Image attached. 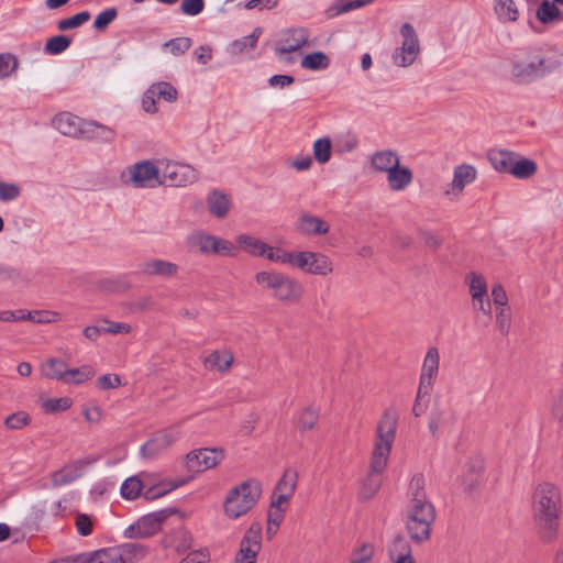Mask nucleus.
I'll list each match as a JSON object with an SVG mask.
<instances>
[{
  "label": "nucleus",
  "mask_w": 563,
  "mask_h": 563,
  "mask_svg": "<svg viewBox=\"0 0 563 563\" xmlns=\"http://www.w3.org/2000/svg\"><path fill=\"white\" fill-rule=\"evenodd\" d=\"M143 487V483L139 476H131L122 483L120 492L123 498L133 500L140 496Z\"/></svg>",
  "instance_id": "nucleus-44"
},
{
  "label": "nucleus",
  "mask_w": 563,
  "mask_h": 563,
  "mask_svg": "<svg viewBox=\"0 0 563 563\" xmlns=\"http://www.w3.org/2000/svg\"><path fill=\"white\" fill-rule=\"evenodd\" d=\"M357 139L351 133L339 135L334 141V152L338 154L351 153L357 147Z\"/></svg>",
  "instance_id": "nucleus-47"
},
{
  "label": "nucleus",
  "mask_w": 563,
  "mask_h": 563,
  "mask_svg": "<svg viewBox=\"0 0 563 563\" xmlns=\"http://www.w3.org/2000/svg\"><path fill=\"white\" fill-rule=\"evenodd\" d=\"M295 229L305 236H320L330 232V223L308 211L299 214Z\"/></svg>",
  "instance_id": "nucleus-23"
},
{
  "label": "nucleus",
  "mask_w": 563,
  "mask_h": 563,
  "mask_svg": "<svg viewBox=\"0 0 563 563\" xmlns=\"http://www.w3.org/2000/svg\"><path fill=\"white\" fill-rule=\"evenodd\" d=\"M374 547L372 544H363L352 553L350 563H373Z\"/></svg>",
  "instance_id": "nucleus-55"
},
{
  "label": "nucleus",
  "mask_w": 563,
  "mask_h": 563,
  "mask_svg": "<svg viewBox=\"0 0 563 563\" xmlns=\"http://www.w3.org/2000/svg\"><path fill=\"white\" fill-rule=\"evenodd\" d=\"M166 547L174 548L178 552L186 551L192 545V537L187 530H178L165 540Z\"/></svg>",
  "instance_id": "nucleus-42"
},
{
  "label": "nucleus",
  "mask_w": 563,
  "mask_h": 563,
  "mask_svg": "<svg viewBox=\"0 0 563 563\" xmlns=\"http://www.w3.org/2000/svg\"><path fill=\"white\" fill-rule=\"evenodd\" d=\"M560 9L554 2L543 0L537 9V18L543 24H549L555 21Z\"/></svg>",
  "instance_id": "nucleus-46"
},
{
  "label": "nucleus",
  "mask_w": 563,
  "mask_h": 563,
  "mask_svg": "<svg viewBox=\"0 0 563 563\" xmlns=\"http://www.w3.org/2000/svg\"><path fill=\"white\" fill-rule=\"evenodd\" d=\"M95 376V369L90 365H82L78 368L66 369L64 383L66 384H82Z\"/></svg>",
  "instance_id": "nucleus-39"
},
{
  "label": "nucleus",
  "mask_w": 563,
  "mask_h": 563,
  "mask_svg": "<svg viewBox=\"0 0 563 563\" xmlns=\"http://www.w3.org/2000/svg\"><path fill=\"white\" fill-rule=\"evenodd\" d=\"M374 0H335L324 12L328 19L336 18L343 13L363 8Z\"/></svg>",
  "instance_id": "nucleus-33"
},
{
  "label": "nucleus",
  "mask_w": 563,
  "mask_h": 563,
  "mask_svg": "<svg viewBox=\"0 0 563 563\" xmlns=\"http://www.w3.org/2000/svg\"><path fill=\"white\" fill-rule=\"evenodd\" d=\"M400 163L399 155L391 150L377 151L371 156V166L376 173L386 175Z\"/></svg>",
  "instance_id": "nucleus-30"
},
{
  "label": "nucleus",
  "mask_w": 563,
  "mask_h": 563,
  "mask_svg": "<svg viewBox=\"0 0 563 563\" xmlns=\"http://www.w3.org/2000/svg\"><path fill=\"white\" fill-rule=\"evenodd\" d=\"M86 120L69 112L58 113L53 119V126L63 135L80 139Z\"/></svg>",
  "instance_id": "nucleus-24"
},
{
  "label": "nucleus",
  "mask_w": 563,
  "mask_h": 563,
  "mask_svg": "<svg viewBox=\"0 0 563 563\" xmlns=\"http://www.w3.org/2000/svg\"><path fill=\"white\" fill-rule=\"evenodd\" d=\"M117 136L114 129L96 121H86L80 139L110 143Z\"/></svg>",
  "instance_id": "nucleus-27"
},
{
  "label": "nucleus",
  "mask_w": 563,
  "mask_h": 563,
  "mask_svg": "<svg viewBox=\"0 0 563 563\" xmlns=\"http://www.w3.org/2000/svg\"><path fill=\"white\" fill-rule=\"evenodd\" d=\"M465 284L472 300V309L482 312L486 317L492 314V301L488 296V285L484 275L470 272L465 276Z\"/></svg>",
  "instance_id": "nucleus-15"
},
{
  "label": "nucleus",
  "mask_w": 563,
  "mask_h": 563,
  "mask_svg": "<svg viewBox=\"0 0 563 563\" xmlns=\"http://www.w3.org/2000/svg\"><path fill=\"white\" fill-rule=\"evenodd\" d=\"M18 67V60L12 54H0V79L9 77Z\"/></svg>",
  "instance_id": "nucleus-57"
},
{
  "label": "nucleus",
  "mask_w": 563,
  "mask_h": 563,
  "mask_svg": "<svg viewBox=\"0 0 563 563\" xmlns=\"http://www.w3.org/2000/svg\"><path fill=\"white\" fill-rule=\"evenodd\" d=\"M146 548L136 542L125 543L122 547L102 549L87 553L89 563H133L146 555Z\"/></svg>",
  "instance_id": "nucleus-11"
},
{
  "label": "nucleus",
  "mask_w": 563,
  "mask_h": 563,
  "mask_svg": "<svg viewBox=\"0 0 563 563\" xmlns=\"http://www.w3.org/2000/svg\"><path fill=\"white\" fill-rule=\"evenodd\" d=\"M186 481H169L163 482L159 485L152 487L145 492L146 499H154L178 488L184 485Z\"/></svg>",
  "instance_id": "nucleus-49"
},
{
  "label": "nucleus",
  "mask_w": 563,
  "mask_h": 563,
  "mask_svg": "<svg viewBox=\"0 0 563 563\" xmlns=\"http://www.w3.org/2000/svg\"><path fill=\"white\" fill-rule=\"evenodd\" d=\"M440 355L437 347L428 349L419 379L420 393L430 394L439 372Z\"/></svg>",
  "instance_id": "nucleus-21"
},
{
  "label": "nucleus",
  "mask_w": 563,
  "mask_h": 563,
  "mask_svg": "<svg viewBox=\"0 0 563 563\" xmlns=\"http://www.w3.org/2000/svg\"><path fill=\"white\" fill-rule=\"evenodd\" d=\"M177 89L166 81H159L150 86L142 98V108L147 113H156L157 107L153 106V97H157L161 100L167 102H174L177 100Z\"/></svg>",
  "instance_id": "nucleus-20"
},
{
  "label": "nucleus",
  "mask_w": 563,
  "mask_h": 563,
  "mask_svg": "<svg viewBox=\"0 0 563 563\" xmlns=\"http://www.w3.org/2000/svg\"><path fill=\"white\" fill-rule=\"evenodd\" d=\"M562 57L560 49L549 43L521 48L508 59V78L515 85H530L560 70Z\"/></svg>",
  "instance_id": "nucleus-1"
},
{
  "label": "nucleus",
  "mask_w": 563,
  "mask_h": 563,
  "mask_svg": "<svg viewBox=\"0 0 563 563\" xmlns=\"http://www.w3.org/2000/svg\"><path fill=\"white\" fill-rule=\"evenodd\" d=\"M388 554L393 563H396L398 560L408 561L413 559L409 542L401 536H397L393 539Z\"/></svg>",
  "instance_id": "nucleus-35"
},
{
  "label": "nucleus",
  "mask_w": 563,
  "mask_h": 563,
  "mask_svg": "<svg viewBox=\"0 0 563 563\" xmlns=\"http://www.w3.org/2000/svg\"><path fill=\"white\" fill-rule=\"evenodd\" d=\"M254 279L279 302H297L303 294V287L296 278L275 269L257 272Z\"/></svg>",
  "instance_id": "nucleus-4"
},
{
  "label": "nucleus",
  "mask_w": 563,
  "mask_h": 563,
  "mask_svg": "<svg viewBox=\"0 0 563 563\" xmlns=\"http://www.w3.org/2000/svg\"><path fill=\"white\" fill-rule=\"evenodd\" d=\"M101 322L107 324V327L103 328V333H108V334H120V333L129 334L132 331V327L129 323L111 321V320H109L107 318L101 319Z\"/></svg>",
  "instance_id": "nucleus-62"
},
{
  "label": "nucleus",
  "mask_w": 563,
  "mask_h": 563,
  "mask_svg": "<svg viewBox=\"0 0 563 563\" xmlns=\"http://www.w3.org/2000/svg\"><path fill=\"white\" fill-rule=\"evenodd\" d=\"M85 465L84 461H75L55 471L51 476L52 486L60 487L73 483L82 475Z\"/></svg>",
  "instance_id": "nucleus-26"
},
{
  "label": "nucleus",
  "mask_w": 563,
  "mask_h": 563,
  "mask_svg": "<svg viewBox=\"0 0 563 563\" xmlns=\"http://www.w3.org/2000/svg\"><path fill=\"white\" fill-rule=\"evenodd\" d=\"M435 510L428 499L410 498L407 507V530L412 541L422 543L430 538Z\"/></svg>",
  "instance_id": "nucleus-5"
},
{
  "label": "nucleus",
  "mask_w": 563,
  "mask_h": 563,
  "mask_svg": "<svg viewBox=\"0 0 563 563\" xmlns=\"http://www.w3.org/2000/svg\"><path fill=\"white\" fill-rule=\"evenodd\" d=\"M316 41L311 40V32L305 26L288 27L280 33V37L275 47L277 56L283 57L286 54L300 51L302 47H313Z\"/></svg>",
  "instance_id": "nucleus-13"
},
{
  "label": "nucleus",
  "mask_w": 563,
  "mask_h": 563,
  "mask_svg": "<svg viewBox=\"0 0 563 563\" xmlns=\"http://www.w3.org/2000/svg\"><path fill=\"white\" fill-rule=\"evenodd\" d=\"M67 365L65 362L57 358L47 360L41 367L42 374L49 379L64 380L66 375Z\"/></svg>",
  "instance_id": "nucleus-40"
},
{
  "label": "nucleus",
  "mask_w": 563,
  "mask_h": 563,
  "mask_svg": "<svg viewBox=\"0 0 563 563\" xmlns=\"http://www.w3.org/2000/svg\"><path fill=\"white\" fill-rule=\"evenodd\" d=\"M490 294L495 309L509 307L508 295L501 283H495L492 287Z\"/></svg>",
  "instance_id": "nucleus-59"
},
{
  "label": "nucleus",
  "mask_w": 563,
  "mask_h": 563,
  "mask_svg": "<svg viewBox=\"0 0 563 563\" xmlns=\"http://www.w3.org/2000/svg\"><path fill=\"white\" fill-rule=\"evenodd\" d=\"M234 357L228 350H216L203 357V366L207 371L227 373L232 364Z\"/></svg>",
  "instance_id": "nucleus-28"
},
{
  "label": "nucleus",
  "mask_w": 563,
  "mask_h": 563,
  "mask_svg": "<svg viewBox=\"0 0 563 563\" xmlns=\"http://www.w3.org/2000/svg\"><path fill=\"white\" fill-rule=\"evenodd\" d=\"M494 10L501 22H515L518 20L519 11L514 0H495Z\"/></svg>",
  "instance_id": "nucleus-36"
},
{
  "label": "nucleus",
  "mask_w": 563,
  "mask_h": 563,
  "mask_svg": "<svg viewBox=\"0 0 563 563\" xmlns=\"http://www.w3.org/2000/svg\"><path fill=\"white\" fill-rule=\"evenodd\" d=\"M300 66L308 70H323L330 66V58L323 52H313L301 58Z\"/></svg>",
  "instance_id": "nucleus-38"
},
{
  "label": "nucleus",
  "mask_w": 563,
  "mask_h": 563,
  "mask_svg": "<svg viewBox=\"0 0 563 563\" xmlns=\"http://www.w3.org/2000/svg\"><path fill=\"white\" fill-rule=\"evenodd\" d=\"M198 178V170L191 165L167 158L159 159V186L187 187Z\"/></svg>",
  "instance_id": "nucleus-9"
},
{
  "label": "nucleus",
  "mask_w": 563,
  "mask_h": 563,
  "mask_svg": "<svg viewBox=\"0 0 563 563\" xmlns=\"http://www.w3.org/2000/svg\"><path fill=\"white\" fill-rule=\"evenodd\" d=\"M186 245L190 252L206 256H235L238 254V246L233 242L205 230H197L190 233L186 238Z\"/></svg>",
  "instance_id": "nucleus-8"
},
{
  "label": "nucleus",
  "mask_w": 563,
  "mask_h": 563,
  "mask_svg": "<svg viewBox=\"0 0 563 563\" xmlns=\"http://www.w3.org/2000/svg\"><path fill=\"white\" fill-rule=\"evenodd\" d=\"M70 45V40L63 35H56L51 37L46 45L45 51L49 54H60L66 51Z\"/></svg>",
  "instance_id": "nucleus-53"
},
{
  "label": "nucleus",
  "mask_w": 563,
  "mask_h": 563,
  "mask_svg": "<svg viewBox=\"0 0 563 563\" xmlns=\"http://www.w3.org/2000/svg\"><path fill=\"white\" fill-rule=\"evenodd\" d=\"M477 177V170L470 164H461L454 168L453 179L449 187L445 189L444 195L451 199H457L464 188L474 183Z\"/></svg>",
  "instance_id": "nucleus-22"
},
{
  "label": "nucleus",
  "mask_w": 563,
  "mask_h": 563,
  "mask_svg": "<svg viewBox=\"0 0 563 563\" xmlns=\"http://www.w3.org/2000/svg\"><path fill=\"white\" fill-rule=\"evenodd\" d=\"M205 9L203 0H183L180 10L184 14L195 16L200 14Z\"/></svg>",
  "instance_id": "nucleus-64"
},
{
  "label": "nucleus",
  "mask_w": 563,
  "mask_h": 563,
  "mask_svg": "<svg viewBox=\"0 0 563 563\" xmlns=\"http://www.w3.org/2000/svg\"><path fill=\"white\" fill-rule=\"evenodd\" d=\"M75 526L80 536L87 537L92 533V519L86 514H77Z\"/></svg>",
  "instance_id": "nucleus-63"
},
{
  "label": "nucleus",
  "mask_w": 563,
  "mask_h": 563,
  "mask_svg": "<svg viewBox=\"0 0 563 563\" xmlns=\"http://www.w3.org/2000/svg\"><path fill=\"white\" fill-rule=\"evenodd\" d=\"M262 548V527L258 522L251 525L243 536L235 563H256L257 555Z\"/></svg>",
  "instance_id": "nucleus-18"
},
{
  "label": "nucleus",
  "mask_w": 563,
  "mask_h": 563,
  "mask_svg": "<svg viewBox=\"0 0 563 563\" xmlns=\"http://www.w3.org/2000/svg\"><path fill=\"white\" fill-rule=\"evenodd\" d=\"M262 34L261 27H255L253 32L240 40L234 41L230 46V52L234 55L242 54L249 49H253Z\"/></svg>",
  "instance_id": "nucleus-41"
},
{
  "label": "nucleus",
  "mask_w": 563,
  "mask_h": 563,
  "mask_svg": "<svg viewBox=\"0 0 563 563\" xmlns=\"http://www.w3.org/2000/svg\"><path fill=\"white\" fill-rule=\"evenodd\" d=\"M142 272L147 276L172 278L178 274L179 266L165 260L153 258L143 264Z\"/></svg>",
  "instance_id": "nucleus-29"
},
{
  "label": "nucleus",
  "mask_w": 563,
  "mask_h": 563,
  "mask_svg": "<svg viewBox=\"0 0 563 563\" xmlns=\"http://www.w3.org/2000/svg\"><path fill=\"white\" fill-rule=\"evenodd\" d=\"M319 416V410L316 407L307 406L296 415V427L301 433L310 431L317 426Z\"/></svg>",
  "instance_id": "nucleus-34"
},
{
  "label": "nucleus",
  "mask_w": 563,
  "mask_h": 563,
  "mask_svg": "<svg viewBox=\"0 0 563 563\" xmlns=\"http://www.w3.org/2000/svg\"><path fill=\"white\" fill-rule=\"evenodd\" d=\"M206 203L209 213L217 219H224L232 208L231 197L217 189L208 194Z\"/></svg>",
  "instance_id": "nucleus-25"
},
{
  "label": "nucleus",
  "mask_w": 563,
  "mask_h": 563,
  "mask_svg": "<svg viewBox=\"0 0 563 563\" xmlns=\"http://www.w3.org/2000/svg\"><path fill=\"white\" fill-rule=\"evenodd\" d=\"M484 470V464L481 459H473L468 462V474L466 475L465 483L468 487H473L477 483V477Z\"/></svg>",
  "instance_id": "nucleus-61"
},
{
  "label": "nucleus",
  "mask_w": 563,
  "mask_h": 563,
  "mask_svg": "<svg viewBox=\"0 0 563 563\" xmlns=\"http://www.w3.org/2000/svg\"><path fill=\"white\" fill-rule=\"evenodd\" d=\"M280 265H289L306 274L321 277H327L334 271V264L328 255L313 251L285 250Z\"/></svg>",
  "instance_id": "nucleus-7"
},
{
  "label": "nucleus",
  "mask_w": 563,
  "mask_h": 563,
  "mask_svg": "<svg viewBox=\"0 0 563 563\" xmlns=\"http://www.w3.org/2000/svg\"><path fill=\"white\" fill-rule=\"evenodd\" d=\"M191 46V40L189 37H177L165 43V47L175 55L185 54Z\"/></svg>",
  "instance_id": "nucleus-56"
},
{
  "label": "nucleus",
  "mask_w": 563,
  "mask_h": 563,
  "mask_svg": "<svg viewBox=\"0 0 563 563\" xmlns=\"http://www.w3.org/2000/svg\"><path fill=\"white\" fill-rule=\"evenodd\" d=\"M30 422L31 417L27 412L16 411L5 418L4 426L9 430H21L24 427L29 426Z\"/></svg>",
  "instance_id": "nucleus-51"
},
{
  "label": "nucleus",
  "mask_w": 563,
  "mask_h": 563,
  "mask_svg": "<svg viewBox=\"0 0 563 563\" xmlns=\"http://www.w3.org/2000/svg\"><path fill=\"white\" fill-rule=\"evenodd\" d=\"M538 170V165L533 159L519 157L515 158L511 173L514 177L518 179L531 178Z\"/></svg>",
  "instance_id": "nucleus-37"
},
{
  "label": "nucleus",
  "mask_w": 563,
  "mask_h": 563,
  "mask_svg": "<svg viewBox=\"0 0 563 563\" xmlns=\"http://www.w3.org/2000/svg\"><path fill=\"white\" fill-rule=\"evenodd\" d=\"M117 15L118 11L115 8H110L100 12L95 19L93 27L98 31L104 30L115 20Z\"/></svg>",
  "instance_id": "nucleus-58"
},
{
  "label": "nucleus",
  "mask_w": 563,
  "mask_h": 563,
  "mask_svg": "<svg viewBox=\"0 0 563 563\" xmlns=\"http://www.w3.org/2000/svg\"><path fill=\"white\" fill-rule=\"evenodd\" d=\"M517 154L507 150H495L489 152L488 158L493 167L505 174H510Z\"/></svg>",
  "instance_id": "nucleus-32"
},
{
  "label": "nucleus",
  "mask_w": 563,
  "mask_h": 563,
  "mask_svg": "<svg viewBox=\"0 0 563 563\" xmlns=\"http://www.w3.org/2000/svg\"><path fill=\"white\" fill-rule=\"evenodd\" d=\"M224 457L221 449L203 448L194 450L186 455L185 467L191 473H202L216 467Z\"/></svg>",
  "instance_id": "nucleus-17"
},
{
  "label": "nucleus",
  "mask_w": 563,
  "mask_h": 563,
  "mask_svg": "<svg viewBox=\"0 0 563 563\" xmlns=\"http://www.w3.org/2000/svg\"><path fill=\"white\" fill-rule=\"evenodd\" d=\"M413 180L412 172L409 167L400 165L398 163L397 167H394L387 174V185L393 191H402L405 190Z\"/></svg>",
  "instance_id": "nucleus-31"
},
{
  "label": "nucleus",
  "mask_w": 563,
  "mask_h": 563,
  "mask_svg": "<svg viewBox=\"0 0 563 563\" xmlns=\"http://www.w3.org/2000/svg\"><path fill=\"white\" fill-rule=\"evenodd\" d=\"M121 178L135 188H155L159 186V159L130 165L122 172Z\"/></svg>",
  "instance_id": "nucleus-10"
},
{
  "label": "nucleus",
  "mask_w": 563,
  "mask_h": 563,
  "mask_svg": "<svg viewBox=\"0 0 563 563\" xmlns=\"http://www.w3.org/2000/svg\"><path fill=\"white\" fill-rule=\"evenodd\" d=\"M71 405L69 397L49 398L43 401L42 408L46 413H56L69 409Z\"/></svg>",
  "instance_id": "nucleus-48"
},
{
  "label": "nucleus",
  "mask_w": 563,
  "mask_h": 563,
  "mask_svg": "<svg viewBox=\"0 0 563 563\" xmlns=\"http://www.w3.org/2000/svg\"><path fill=\"white\" fill-rule=\"evenodd\" d=\"M298 474L294 470H286L274 490L292 496L297 487Z\"/></svg>",
  "instance_id": "nucleus-45"
},
{
  "label": "nucleus",
  "mask_w": 563,
  "mask_h": 563,
  "mask_svg": "<svg viewBox=\"0 0 563 563\" xmlns=\"http://www.w3.org/2000/svg\"><path fill=\"white\" fill-rule=\"evenodd\" d=\"M496 327L500 334L507 335L511 327V308L504 307L495 309Z\"/></svg>",
  "instance_id": "nucleus-50"
},
{
  "label": "nucleus",
  "mask_w": 563,
  "mask_h": 563,
  "mask_svg": "<svg viewBox=\"0 0 563 563\" xmlns=\"http://www.w3.org/2000/svg\"><path fill=\"white\" fill-rule=\"evenodd\" d=\"M262 494L261 484L245 481L229 490L224 500V514L230 519H238L247 514L258 501Z\"/></svg>",
  "instance_id": "nucleus-6"
},
{
  "label": "nucleus",
  "mask_w": 563,
  "mask_h": 563,
  "mask_svg": "<svg viewBox=\"0 0 563 563\" xmlns=\"http://www.w3.org/2000/svg\"><path fill=\"white\" fill-rule=\"evenodd\" d=\"M531 507L542 540L552 541L559 529L562 507L560 488L550 482L538 484L532 494Z\"/></svg>",
  "instance_id": "nucleus-3"
},
{
  "label": "nucleus",
  "mask_w": 563,
  "mask_h": 563,
  "mask_svg": "<svg viewBox=\"0 0 563 563\" xmlns=\"http://www.w3.org/2000/svg\"><path fill=\"white\" fill-rule=\"evenodd\" d=\"M27 321L35 323H52L60 319V314L56 311L51 310H34L31 314H27Z\"/></svg>",
  "instance_id": "nucleus-54"
},
{
  "label": "nucleus",
  "mask_w": 563,
  "mask_h": 563,
  "mask_svg": "<svg viewBox=\"0 0 563 563\" xmlns=\"http://www.w3.org/2000/svg\"><path fill=\"white\" fill-rule=\"evenodd\" d=\"M21 194L18 185L0 180V201L8 202L15 200Z\"/></svg>",
  "instance_id": "nucleus-60"
},
{
  "label": "nucleus",
  "mask_w": 563,
  "mask_h": 563,
  "mask_svg": "<svg viewBox=\"0 0 563 563\" xmlns=\"http://www.w3.org/2000/svg\"><path fill=\"white\" fill-rule=\"evenodd\" d=\"M400 35L402 37L401 45L394 51L391 60L397 67H409L420 55L419 37L410 23L402 24Z\"/></svg>",
  "instance_id": "nucleus-12"
},
{
  "label": "nucleus",
  "mask_w": 563,
  "mask_h": 563,
  "mask_svg": "<svg viewBox=\"0 0 563 563\" xmlns=\"http://www.w3.org/2000/svg\"><path fill=\"white\" fill-rule=\"evenodd\" d=\"M181 437L179 423L173 424L156 432L141 449L145 457H156L157 455L167 451L173 446Z\"/></svg>",
  "instance_id": "nucleus-16"
},
{
  "label": "nucleus",
  "mask_w": 563,
  "mask_h": 563,
  "mask_svg": "<svg viewBox=\"0 0 563 563\" xmlns=\"http://www.w3.org/2000/svg\"><path fill=\"white\" fill-rule=\"evenodd\" d=\"M174 512V509L167 508L143 516L136 523L129 527V536L131 538H150L156 534L163 522Z\"/></svg>",
  "instance_id": "nucleus-19"
},
{
  "label": "nucleus",
  "mask_w": 563,
  "mask_h": 563,
  "mask_svg": "<svg viewBox=\"0 0 563 563\" xmlns=\"http://www.w3.org/2000/svg\"><path fill=\"white\" fill-rule=\"evenodd\" d=\"M236 243L244 253L254 257H263L269 262L282 264L285 250L273 246L251 234L242 233L236 236Z\"/></svg>",
  "instance_id": "nucleus-14"
},
{
  "label": "nucleus",
  "mask_w": 563,
  "mask_h": 563,
  "mask_svg": "<svg viewBox=\"0 0 563 563\" xmlns=\"http://www.w3.org/2000/svg\"><path fill=\"white\" fill-rule=\"evenodd\" d=\"M332 142L329 137H320L313 142L312 152L314 159L324 165L331 159Z\"/></svg>",
  "instance_id": "nucleus-43"
},
{
  "label": "nucleus",
  "mask_w": 563,
  "mask_h": 563,
  "mask_svg": "<svg viewBox=\"0 0 563 563\" xmlns=\"http://www.w3.org/2000/svg\"><path fill=\"white\" fill-rule=\"evenodd\" d=\"M90 19V13L88 11L79 12L70 18L63 19L58 21V29L60 31H67L70 29H76L87 22Z\"/></svg>",
  "instance_id": "nucleus-52"
},
{
  "label": "nucleus",
  "mask_w": 563,
  "mask_h": 563,
  "mask_svg": "<svg viewBox=\"0 0 563 563\" xmlns=\"http://www.w3.org/2000/svg\"><path fill=\"white\" fill-rule=\"evenodd\" d=\"M399 415L393 407L386 408L375 428L374 446L369 471L361 483L358 497L362 500L373 498L382 486V475L387 467L393 444L396 439Z\"/></svg>",
  "instance_id": "nucleus-2"
}]
</instances>
